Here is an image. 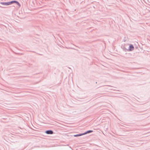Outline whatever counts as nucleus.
Instances as JSON below:
<instances>
[{"label":"nucleus","mask_w":150,"mask_h":150,"mask_svg":"<svg viewBox=\"0 0 150 150\" xmlns=\"http://www.w3.org/2000/svg\"><path fill=\"white\" fill-rule=\"evenodd\" d=\"M134 47L133 45L132 44H130L129 45V48L127 50L128 51H132L134 50Z\"/></svg>","instance_id":"1"},{"label":"nucleus","mask_w":150,"mask_h":150,"mask_svg":"<svg viewBox=\"0 0 150 150\" xmlns=\"http://www.w3.org/2000/svg\"><path fill=\"white\" fill-rule=\"evenodd\" d=\"M45 133L48 134H52L54 133L52 130H47L45 132Z\"/></svg>","instance_id":"2"},{"label":"nucleus","mask_w":150,"mask_h":150,"mask_svg":"<svg viewBox=\"0 0 150 150\" xmlns=\"http://www.w3.org/2000/svg\"><path fill=\"white\" fill-rule=\"evenodd\" d=\"M0 4L3 5L8 6L10 5L9 2H1Z\"/></svg>","instance_id":"3"},{"label":"nucleus","mask_w":150,"mask_h":150,"mask_svg":"<svg viewBox=\"0 0 150 150\" xmlns=\"http://www.w3.org/2000/svg\"><path fill=\"white\" fill-rule=\"evenodd\" d=\"M93 132V131L92 130H88L83 133V135H84L86 134H87L91 133Z\"/></svg>","instance_id":"4"},{"label":"nucleus","mask_w":150,"mask_h":150,"mask_svg":"<svg viewBox=\"0 0 150 150\" xmlns=\"http://www.w3.org/2000/svg\"><path fill=\"white\" fill-rule=\"evenodd\" d=\"M83 135V134L82 133H81V134H76L74 135V137H79V136H82Z\"/></svg>","instance_id":"5"},{"label":"nucleus","mask_w":150,"mask_h":150,"mask_svg":"<svg viewBox=\"0 0 150 150\" xmlns=\"http://www.w3.org/2000/svg\"><path fill=\"white\" fill-rule=\"evenodd\" d=\"M121 48L125 52L128 51L127 50L128 49H127L124 46H122L121 47Z\"/></svg>","instance_id":"6"},{"label":"nucleus","mask_w":150,"mask_h":150,"mask_svg":"<svg viewBox=\"0 0 150 150\" xmlns=\"http://www.w3.org/2000/svg\"><path fill=\"white\" fill-rule=\"evenodd\" d=\"M16 1L13 0V1H9V3L10 5L11 4L13 3H16Z\"/></svg>","instance_id":"7"},{"label":"nucleus","mask_w":150,"mask_h":150,"mask_svg":"<svg viewBox=\"0 0 150 150\" xmlns=\"http://www.w3.org/2000/svg\"><path fill=\"white\" fill-rule=\"evenodd\" d=\"M15 3H16L17 5H18V6H19V7L21 6V4L18 1H16V2Z\"/></svg>","instance_id":"8"}]
</instances>
